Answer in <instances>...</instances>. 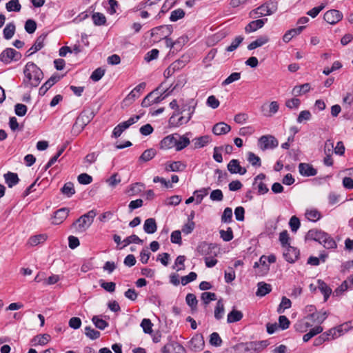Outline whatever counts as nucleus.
<instances>
[{
  "mask_svg": "<svg viewBox=\"0 0 353 353\" xmlns=\"http://www.w3.org/2000/svg\"><path fill=\"white\" fill-rule=\"evenodd\" d=\"M196 102L194 99H190L182 107V110H178V112H174L169 119V125L172 127H179L187 123L192 118L195 111Z\"/></svg>",
  "mask_w": 353,
  "mask_h": 353,
  "instance_id": "obj_1",
  "label": "nucleus"
},
{
  "mask_svg": "<svg viewBox=\"0 0 353 353\" xmlns=\"http://www.w3.org/2000/svg\"><path fill=\"white\" fill-rule=\"evenodd\" d=\"M23 73L25 75L23 84L26 88L37 87L43 78L41 70L32 62L26 63Z\"/></svg>",
  "mask_w": 353,
  "mask_h": 353,
  "instance_id": "obj_2",
  "label": "nucleus"
},
{
  "mask_svg": "<svg viewBox=\"0 0 353 353\" xmlns=\"http://www.w3.org/2000/svg\"><path fill=\"white\" fill-rule=\"evenodd\" d=\"M97 212L95 210H91L87 213L81 216L72 225V228L74 229L77 233L85 232L93 223L94 217Z\"/></svg>",
  "mask_w": 353,
  "mask_h": 353,
  "instance_id": "obj_3",
  "label": "nucleus"
},
{
  "mask_svg": "<svg viewBox=\"0 0 353 353\" xmlns=\"http://www.w3.org/2000/svg\"><path fill=\"white\" fill-rule=\"evenodd\" d=\"M196 252L199 255L207 257L210 256H217L219 249L214 243H208L205 241H203L198 245Z\"/></svg>",
  "mask_w": 353,
  "mask_h": 353,
  "instance_id": "obj_4",
  "label": "nucleus"
},
{
  "mask_svg": "<svg viewBox=\"0 0 353 353\" xmlns=\"http://www.w3.org/2000/svg\"><path fill=\"white\" fill-rule=\"evenodd\" d=\"M275 11L276 7L272 3H265L252 10L250 12V16L252 18H259L263 16L271 15Z\"/></svg>",
  "mask_w": 353,
  "mask_h": 353,
  "instance_id": "obj_5",
  "label": "nucleus"
},
{
  "mask_svg": "<svg viewBox=\"0 0 353 353\" xmlns=\"http://www.w3.org/2000/svg\"><path fill=\"white\" fill-rule=\"evenodd\" d=\"M21 54L16 50L8 48L0 54V61L5 64H9L12 61H17L21 59Z\"/></svg>",
  "mask_w": 353,
  "mask_h": 353,
  "instance_id": "obj_6",
  "label": "nucleus"
},
{
  "mask_svg": "<svg viewBox=\"0 0 353 353\" xmlns=\"http://www.w3.org/2000/svg\"><path fill=\"white\" fill-rule=\"evenodd\" d=\"M167 339L168 342L163 347V353H186L185 349L172 336H168Z\"/></svg>",
  "mask_w": 353,
  "mask_h": 353,
  "instance_id": "obj_7",
  "label": "nucleus"
},
{
  "mask_svg": "<svg viewBox=\"0 0 353 353\" xmlns=\"http://www.w3.org/2000/svg\"><path fill=\"white\" fill-rule=\"evenodd\" d=\"M159 88L155 89L154 90L150 92L142 101L141 106L143 108H148L154 103H159L162 101L168 95V94L163 95L161 94L160 95L155 96L158 94L157 92L159 91Z\"/></svg>",
  "mask_w": 353,
  "mask_h": 353,
  "instance_id": "obj_8",
  "label": "nucleus"
},
{
  "mask_svg": "<svg viewBox=\"0 0 353 353\" xmlns=\"http://www.w3.org/2000/svg\"><path fill=\"white\" fill-rule=\"evenodd\" d=\"M151 32L152 37H155V39L161 40L168 37L172 32V26L171 25L160 26L152 29Z\"/></svg>",
  "mask_w": 353,
  "mask_h": 353,
  "instance_id": "obj_9",
  "label": "nucleus"
},
{
  "mask_svg": "<svg viewBox=\"0 0 353 353\" xmlns=\"http://www.w3.org/2000/svg\"><path fill=\"white\" fill-rule=\"evenodd\" d=\"M260 147L263 150L268 148H275L278 146L279 142L272 135H263L259 139Z\"/></svg>",
  "mask_w": 353,
  "mask_h": 353,
  "instance_id": "obj_10",
  "label": "nucleus"
},
{
  "mask_svg": "<svg viewBox=\"0 0 353 353\" xmlns=\"http://www.w3.org/2000/svg\"><path fill=\"white\" fill-rule=\"evenodd\" d=\"M324 20L332 25H334L343 19V14L338 10H330L327 11L323 16Z\"/></svg>",
  "mask_w": 353,
  "mask_h": 353,
  "instance_id": "obj_11",
  "label": "nucleus"
},
{
  "mask_svg": "<svg viewBox=\"0 0 353 353\" xmlns=\"http://www.w3.org/2000/svg\"><path fill=\"white\" fill-rule=\"evenodd\" d=\"M279 109V104L277 101H272L270 103H265L261 107V111L263 116L269 117L276 114Z\"/></svg>",
  "mask_w": 353,
  "mask_h": 353,
  "instance_id": "obj_12",
  "label": "nucleus"
},
{
  "mask_svg": "<svg viewBox=\"0 0 353 353\" xmlns=\"http://www.w3.org/2000/svg\"><path fill=\"white\" fill-rule=\"evenodd\" d=\"M205 342L201 333L196 334L189 342V347L191 350L199 352L203 349Z\"/></svg>",
  "mask_w": 353,
  "mask_h": 353,
  "instance_id": "obj_13",
  "label": "nucleus"
},
{
  "mask_svg": "<svg viewBox=\"0 0 353 353\" xmlns=\"http://www.w3.org/2000/svg\"><path fill=\"white\" fill-rule=\"evenodd\" d=\"M271 344L270 341L263 340L259 341H251L247 344V348L252 350L254 353H259Z\"/></svg>",
  "mask_w": 353,
  "mask_h": 353,
  "instance_id": "obj_14",
  "label": "nucleus"
},
{
  "mask_svg": "<svg viewBox=\"0 0 353 353\" xmlns=\"http://www.w3.org/2000/svg\"><path fill=\"white\" fill-rule=\"evenodd\" d=\"M94 114L92 110H84L77 118V123L84 128L94 118Z\"/></svg>",
  "mask_w": 353,
  "mask_h": 353,
  "instance_id": "obj_15",
  "label": "nucleus"
},
{
  "mask_svg": "<svg viewBox=\"0 0 353 353\" xmlns=\"http://www.w3.org/2000/svg\"><path fill=\"white\" fill-rule=\"evenodd\" d=\"M285 248V250L283 252L284 258L289 263H294L299 258V250L290 245Z\"/></svg>",
  "mask_w": 353,
  "mask_h": 353,
  "instance_id": "obj_16",
  "label": "nucleus"
},
{
  "mask_svg": "<svg viewBox=\"0 0 353 353\" xmlns=\"http://www.w3.org/2000/svg\"><path fill=\"white\" fill-rule=\"evenodd\" d=\"M228 171L231 174H239L243 175L246 173L245 168L240 165V163L237 159H232L227 165Z\"/></svg>",
  "mask_w": 353,
  "mask_h": 353,
  "instance_id": "obj_17",
  "label": "nucleus"
},
{
  "mask_svg": "<svg viewBox=\"0 0 353 353\" xmlns=\"http://www.w3.org/2000/svg\"><path fill=\"white\" fill-rule=\"evenodd\" d=\"M178 134H173L163 138L160 143L161 148L168 150L174 147L175 148V145L176 143V138H178Z\"/></svg>",
  "mask_w": 353,
  "mask_h": 353,
  "instance_id": "obj_18",
  "label": "nucleus"
},
{
  "mask_svg": "<svg viewBox=\"0 0 353 353\" xmlns=\"http://www.w3.org/2000/svg\"><path fill=\"white\" fill-rule=\"evenodd\" d=\"M312 316L316 317L317 325H314V327L310 328L308 331H323V328L320 325L327 317V313L326 311H319L312 312Z\"/></svg>",
  "mask_w": 353,
  "mask_h": 353,
  "instance_id": "obj_19",
  "label": "nucleus"
},
{
  "mask_svg": "<svg viewBox=\"0 0 353 353\" xmlns=\"http://www.w3.org/2000/svg\"><path fill=\"white\" fill-rule=\"evenodd\" d=\"M299 171L304 176H313L317 174V170L312 165L305 163H299Z\"/></svg>",
  "mask_w": 353,
  "mask_h": 353,
  "instance_id": "obj_20",
  "label": "nucleus"
},
{
  "mask_svg": "<svg viewBox=\"0 0 353 353\" xmlns=\"http://www.w3.org/2000/svg\"><path fill=\"white\" fill-rule=\"evenodd\" d=\"M69 212L70 210L67 208H63L57 210L54 212L52 223L54 225H59L68 216Z\"/></svg>",
  "mask_w": 353,
  "mask_h": 353,
  "instance_id": "obj_21",
  "label": "nucleus"
},
{
  "mask_svg": "<svg viewBox=\"0 0 353 353\" xmlns=\"http://www.w3.org/2000/svg\"><path fill=\"white\" fill-rule=\"evenodd\" d=\"M268 19H257L250 22L245 28L246 33H251L263 27Z\"/></svg>",
  "mask_w": 353,
  "mask_h": 353,
  "instance_id": "obj_22",
  "label": "nucleus"
},
{
  "mask_svg": "<svg viewBox=\"0 0 353 353\" xmlns=\"http://www.w3.org/2000/svg\"><path fill=\"white\" fill-rule=\"evenodd\" d=\"M324 236H326V232L316 229L310 230L306 236L305 239L307 240H313L318 241L319 243Z\"/></svg>",
  "mask_w": 353,
  "mask_h": 353,
  "instance_id": "obj_23",
  "label": "nucleus"
},
{
  "mask_svg": "<svg viewBox=\"0 0 353 353\" xmlns=\"http://www.w3.org/2000/svg\"><path fill=\"white\" fill-rule=\"evenodd\" d=\"M231 127L224 122H219L215 124L212 128V132L215 135H222L228 133Z\"/></svg>",
  "mask_w": 353,
  "mask_h": 353,
  "instance_id": "obj_24",
  "label": "nucleus"
},
{
  "mask_svg": "<svg viewBox=\"0 0 353 353\" xmlns=\"http://www.w3.org/2000/svg\"><path fill=\"white\" fill-rule=\"evenodd\" d=\"M186 165L181 161H172L165 163L166 172H180L185 170Z\"/></svg>",
  "mask_w": 353,
  "mask_h": 353,
  "instance_id": "obj_25",
  "label": "nucleus"
},
{
  "mask_svg": "<svg viewBox=\"0 0 353 353\" xmlns=\"http://www.w3.org/2000/svg\"><path fill=\"white\" fill-rule=\"evenodd\" d=\"M60 79V77L52 76L46 83L39 88V94L41 96H43L47 91L59 80Z\"/></svg>",
  "mask_w": 353,
  "mask_h": 353,
  "instance_id": "obj_26",
  "label": "nucleus"
},
{
  "mask_svg": "<svg viewBox=\"0 0 353 353\" xmlns=\"http://www.w3.org/2000/svg\"><path fill=\"white\" fill-rule=\"evenodd\" d=\"M6 183L9 188H12L19 182V179L17 173L8 172L3 175Z\"/></svg>",
  "mask_w": 353,
  "mask_h": 353,
  "instance_id": "obj_27",
  "label": "nucleus"
},
{
  "mask_svg": "<svg viewBox=\"0 0 353 353\" xmlns=\"http://www.w3.org/2000/svg\"><path fill=\"white\" fill-rule=\"evenodd\" d=\"M305 26H299L296 28H293L288 30L283 36V41L285 43H288L293 37L301 34Z\"/></svg>",
  "mask_w": 353,
  "mask_h": 353,
  "instance_id": "obj_28",
  "label": "nucleus"
},
{
  "mask_svg": "<svg viewBox=\"0 0 353 353\" xmlns=\"http://www.w3.org/2000/svg\"><path fill=\"white\" fill-rule=\"evenodd\" d=\"M157 225L154 219L149 218L144 222L143 230L147 234H153L157 231Z\"/></svg>",
  "mask_w": 353,
  "mask_h": 353,
  "instance_id": "obj_29",
  "label": "nucleus"
},
{
  "mask_svg": "<svg viewBox=\"0 0 353 353\" xmlns=\"http://www.w3.org/2000/svg\"><path fill=\"white\" fill-rule=\"evenodd\" d=\"M257 291L256 295L257 296H264L269 294L272 290V286L270 284L265 283L264 282H259L257 285Z\"/></svg>",
  "mask_w": 353,
  "mask_h": 353,
  "instance_id": "obj_30",
  "label": "nucleus"
},
{
  "mask_svg": "<svg viewBox=\"0 0 353 353\" xmlns=\"http://www.w3.org/2000/svg\"><path fill=\"white\" fill-rule=\"evenodd\" d=\"M51 337L49 334L45 333L43 334H39L34 336L32 339V345H44L48 343L50 340Z\"/></svg>",
  "mask_w": 353,
  "mask_h": 353,
  "instance_id": "obj_31",
  "label": "nucleus"
},
{
  "mask_svg": "<svg viewBox=\"0 0 353 353\" xmlns=\"http://www.w3.org/2000/svg\"><path fill=\"white\" fill-rule=\"evenodd\" d=\"M46 37H47V34H42L39 37H37L34 43L30 48V50H33V51L32 52H30L28 54V56L32 55V54L39 51L43 47V46H44L43 43H44V41H45Z\"/></svg>",
  "mask_w": 353,
  "mask_h": 353,
  "instance_id": "obj_32",
  "label": "nucleus"
},
{
  "mask_svg": "<svg viewBox=\"0 0 353 353\" xmlns=\"http://www.w3.org/2000/svg\"><path fill=\"white\" fill-rule=\"evenodd\" d=\"M269 41V39L267 36H261L258 37L255 41L251 42L248 46V49L249 50H252L256 48L261 47L263 45L268 43Z\"/></svg>",
  "mask_w": 353,
  "mask_h": 353,
  "instance_id": "obj_33",
  "label": "nucleus"
},
{
  "mask_svg": "<svg viewBox=\"0 0 353 353\" xmlns=\"http://www.w3.org/2000/svg\"><path fill=\"white\" fill-rule=\"evenodd\" d=\"M211 137L208 135L201 136L193 139L194 145L196 148H200L205 146L211 141Z\"/></svg>",
  "mask_w": 353,
  "mask_h": 353,
  "instance_id": "obj_34",
  "label": "nucleus"
},
{
  "mask_svg": "<svg viewBox=\"0 0 353 353\" xmlns=\"http://www.w3.org/2000/svg\"><path fill=\"white\" fill-rule=\"evenodd\" d=\"M318 288L324 296V301H326L332 293V289L321 280L318 281Z\"/></svg>",
  "mask_w": 353,
  "mask_h": 353,
  "instance_id": "obj_35",
  "label": "nucleus"
},
{
  "mask_svg": "<svg viewBox=\"0 0 353 353\" xmlns=\"http://www.w3.org/2000/svg\"><path fill=\"white\" fill-rule=\"evenodd\" d=\"M190 143L188 137H186L185 136H180L179 134L178 138H176V143L175 145L176 150L180 151L184 149L190 144Z\"/></svg>",
  "mask_w": 353,
  "mask_h": 353,
  "instance_id": "obj_36",
  "label": "nucleus"
},
{
  "mask_svg": "<svg viewBox=\"0 0 353 353\" xmlns=\"http://www.w3.org/2000/svg\"><path fill=\"white\" fill-rule=\"evenodd\" d=\"M48 236L46 234H41L33 236L28 239V244H30L31 246H36L45 242Z\"/></svg>",
  "mask_w": 353,
  "mask_h": 353,
  "instance_id": "obj_37",
  "label": "nucleus"
},
{
  "mask_svg": "<svg viewBox=\"0 0 353 353\" xmlns=\"http://www.w3.org/2000/svg\"><path fill=\"white\" fill-rule=\"evenodd\" d=\"M156 154L157 152L154 148L147 149L142 153L139 160L143 162L149 161L155 157Z\"/></svg>",
  "mask_w": 353,
  "mask_h": 353,
  "instance_id": "obj_38",
  "label": "nucleus"
},
{
  "mask_svg": "<svg viewBox=\"0 0 353 353\" xmlns=\"http://www.w3.org/2000/svg\"><path fill=\"white\" fill-rule=\"evenodd\" d=\"M320 243L326 249H334L336 248V241L327 233H326V236L323 237Z\"/></svg>",
  "mask_w": 353,
  "mask_h": 353,
  "instance_id": "obj_39",
  "label": "nucleus"
},
{
  "mask_svg": "<svg viewBox=\"0 0 353 353\" xmlns=\"http://www.w3.org/2000/svg\"><path fill=\"white\" fill-rule=\"evenodd\" d=\"M15 32V25L14 23H8L3 30V37L6 39H10Z\"/></svg>",
  "mask_w": 353,
  "mask_h": 353,
  "instance_id": "obj_40",
  "label": "nucleus"
},
{
  "mask_svg": "<svg viewBox=\"0 0 353 353\" xmlns=\"http://www.w3.org/2000/svg\"><path fill=\"white\" fill-rule=\"evenodd\" d=\"M310 90V85L309 83H304L301 85L295 86L292 90V94L295 96L305 94Z\"/></svg>",
  "mask_w": 353,
  "mask_h": 353,
  "instance_id": "obj_41",
  "label": "nucleus"
},
{
  "mask_svg": "<svg viewBox=\"0 0 353 353\" xmlns=\"http://www.w3.org/2000/svg\"><path fill=\"white\" fill-rule=\"evenodd\" d=\"M243 318V313L241 311L236 310H232L228 314V322L234 323L240 321Z\"/></svg>",
  "mask_w": 353,
  "mask_h": 353,
  "instance_id": "obj_42",
  "label": "nucleus"
},
{
  "mask_svg": "<svg viewBox=\"0 0 353 353\" xmlns=\"http://www.w3.org/2000/svg\"><path fill=\"white\" fill-rule=\"evenodd\" d=\"M6 8L8 12H19L21 6L19 0H10L6 4Z\"/></svg>",
  "mask_w": 353,
  "mask_h": 353,
  "instance_id": "obj_43",
  "label": "nucleus"
},
{
  "mask_svg": "<svg viewBox=\"0 0 353 353\" xmlns=\"http://www.w3.org/2000/svg\"><path fill=\"white\" fill-rule=\"evenodd\" d=\"M141 118V116L139 115H135L132 117H130L128 120L123 121L122 123H120L118 124V125L122 129L123 131L128 129L130 126H131L132 124L137 123Z\"/></svg>",
  "mask_w": 353,
  "mask_h": 353,
  "instance_id": "obj_44",
  "label": "nucleus"
},
{
  "mask_svg": "<svg viewBox=\"0 0 353 353\" xmlns=\"http://www.w3.org/2000/svg\"><path fill=\"white\" fill-rule=\"evenodd\" d=\"M141 118V116L139 115H135L132 117H130L128 120L123 121L122 123H120L118 124V125L122 129L123 131L128 129L130 126H131L132 124L137 123Z\"/></svg>",
  "mask_w": 353,
  "mask_h": 353,
  "instance_id": "obj_45",
  "label": "nucleus"
},
{
  "mask_svg": "<svg viewBox=\"0 0 353 353\" xmlns=\"http://www.w3.org/2000/svg\"><path fill=\"white\" fill-rule=\"evenodd\" d=\"M61 192L67 196L68 197L72 196L75 194V190L74 188V184L71 182H68L64 184L63 188L61 189Z\"/></svg>",
  "mask_w": 353,
  "mask_h": 353,
  "instance_id": "obj_46",
  "label": "nucleus"
},
{
  "mask_svg": "<svg viewBox=\"0 0 353 353\" xmlns=\"http://www.w3.org/2000/svg\"><path fill=\"white\" fill-rule=\"evenodd\" d=\"M93 22L96 26H103L106 23L105 15L100 12H94L92 16Z\"/></svg>",
  "mask_w": 353,
  "mask_h": 353,
  "instance_id": "obj_47",
  "label": "nucleus"
},
{
  "mask_svg": "<svg viewBox=\"0 0 353 353\" xmlns=\"http://www.w3.org/2000/svg\"><path fill=\"white\" fill-rule=\"evenodd\" d=\"M353 328V320L330 329L328 331H350Z\"/></svg>",
  "mask_w": 353,
  "mask_h": 353,
  "instance_id": "obj_48",
  "label": "nucleus"
},
{
  "mask_svg": "<svg viewBox=\"0 0 353 353\" xmlns=\"http://www.w3.org/2000/svg\"><path fill=\"white\" fill-rule=\"evenodd\" d=\"M248 161L253 166L260 167L261 165L260 157L256 156L252 152H248Z\"/></svg>",
  "mask_w": 353,
  "mask_h": 353,
  "instance_id": "obj_49",
  "label": "nucleus"
},
{
  "mask_svg": "<svg viewBox=\"0 0 353 353\" xmlns=\"http://www.w3.org/2000/svg\"><path fill=\"white\" fill-rule=\"evenodd\" d=\"M92 320L96 327L99 330H104L108 325V323L99 316H93Z\"/></svg>",
  "mask_w": 353,
  "mask_h": 353,
  "instance_id": "obj_50",
  "label": "nucleus"
},
{
  "mask_svg": "<svg viewBox=\"0 0 353 353\" xmlns=\"http://www.w3.org/2000/svg\"><path fill=\"white\" fill-rule=\"evenodd\" d=\"M332 332H322L321 335L315 338L314 340V345L319 346L324 343L325 341H328L330 339V335Z\"/></svg>",
  "mask_w": 353,
  "mask_h": 353,
  "instance_id": "obj_51",
  "label": "nucleus"
},
{
  "mask_svg": "<svg viewBox=\"0 0 353 353\" xmlns=\"http://www.w3.org/2000/svg\"><path fill=\"white\" fill-rule=\"evenodd\" d=\"M185 261V256L180 255L176 257L174 265L172 266L173 269H176L177 272L185 270L184 262Z\"/></svg>",
  "mask_w": 353,
  "mask_h": 353,
  "instance_id": "obj_52",
  "label": "nucleus"
},
{
  "mask_svg": "<svg viewBox=\"0 0 353 353\" xmlns=\"http://www.w3.org/2000/svg\"><path fill=\"white\" fill-rule=\"evenodd\" d=\"M184 16H185L184 10L181 8H179V9L173 10L171 12L170 16V20L171 21L174 22V21H178L179 19L183 18Z\"/></svg>",
  "mask_w": 353,
  "mask_h": 353,
  "instance_id": "obj_53",
  "label": "nucleus"
},
{
  "mask_svg": "<svg viewBox=\"0 0 353 353\" xmlns=\"http://www.w3.org/2000/svg\"><path fill=\"white\" fill-rule=\"evenodd\" d=\"M143 242V240H141L138 236L132 234L123 240L124 245L123 247H125L132 243L136 244H142Z\"/></svg>",
  "mask_w": 353,
  "mask_h": 353,
  "instance_id": "obj_54",
  "label": "nucleus"
},
{
  "mask_svg": "<svg viewBox=\"0 0 353 353\" xmlns=\"http://www.w3.org/2000/svg\"><path fill=\"white\" fill-rule=\"evenodd\" d=\"M201 299L205 305H208L211 301L216 300V295L214 292H203Z\"/></svg>",
  "mask_w": 353,
  "mask_h": 353,
  "instance_id": "obj_55",
  "label": "nucleus"
},
{
  "mask_svg": "<svg viewBox=\"0 0 353 353\" xmlns=\"http://www.w3.org/2000/svg\"><path fill=\"white\" fill-rule=\"evenodd\" d=\"M243 41V37L241 36L236 37L231 43V44L226 48L225 50L227 52H232L235 50L241 42Z\"/></svg>",
  "mask_w": 353,
  "mask_h": 353,
  "instance_id": "obj_56",
  "label": "nucleus"
},
{
  "mask_svg": "<svg viewBox=\"0 0 353 353\" xmlns=\"http://www.w3.org/2000/svg\"><path fill=\"white\" fill-rule=\"evenodd\" d=\"M241 78L240 72H233L228 77H227L221 83L223 86L229 85L236 81L239 80Z\"/></svg>",
  "mask_w": 353,
  "mask_h": 353,
  "instance_id": "obj_57",
  "label": "nucleus"
},
{
  "mask_svg": "<svg viewBox=\"0 0 353 353\" xmlns=\"http://www.w3.org/2000/svg\"><path fill=\"white\" fill-rule=\"evenodd\" d=\"M224 314V305L223 302L219 300L216 303V306L214 310V316L216 319H220Z\"/></svg>",
  "mask_w": 353,
  "mask_h": 353,
  "instance_id": "obj_58",
  "label": "nucleus"
},
{
  "mask_svg": "<svg viewBox=\"0 0 353 353\" xmlns=\"http://www.w3.org/2000/svg\"><path fill=\"white\" fill-rule=\"evenodd\" d=\"M304 324L307 328L314 327V325H317V319L316 317L312 316V313L308 314L304 319Z\"/></svg>",
  "mask_w": 353,
  "mask_h": 353,
  "instance_id": "obj_59",
  "label": "nucleus"
},
{
  "mask_svg": "<svg viewBox=\"0 0 353 353\" xmlns=\"http://www.w3.org/2000/svg\"><path fill=\"white\" fill-rule=\"evenodd\" d=\"M312 118V114L309 110H303L301 111L296 121L299 123H303L304 121H310Z\"/></svg>",
  "mask_w": 353,
  "mask_h": 353,
  "instance_id": "obj_60",
  "label": "nucleus"
},
{
  "mask_svg": "<svg viewBox=\"0 0 353 353\" xmlns=\"http://www.w3.org/2000/svg\"><path fill=\"white\" fill-rule=\"evenodd\" d=\"M220 236L224 241H230L233 237V231L231 228H228L227 230H220Z\"/></svg>",
  "mask_w": 353,
  "mask_h": 353,
  "instance_id": "obj_61",
  "label": "nucleus"
},
{
  "mask_svg": "<svg viewBox=\"0 0 353 353\" xmlns=\"http://www.w3.org/2000/svg\"><path fill=\"white\" fill-rule=\"evenodd\" d=\"M187 304L193 310L196 307L198 301L194 294L188 293L185 297Z\"/></svg>",
  "mask_w": 353,
  "mask_h": 353,
  "instance_id": "obj_62",
  "label": "nucleus"
},
{
  "mask_svg": "<svg viewBox=\"0 0 353 353\" xmlns=\"http://www.w3.org/2000/svg\"><path fill=\"white\" fill-rule=\"evenodd\" d=\"M208 194V189L202 188L194 192V196L196 199V204L201 203L204 196Z\"/></svg>",
  "mask_w": 353,
  "mask_h": 353,
  "instance_id": "obj_63",
  "label": "nucleus"
},
{
  "mask_svg": "<svg viewBox=\"0 0 353 353\" xmlns=\"http://www.w3.org/2000/svg\"><path fill=\"white\" fill-rule=\"evenodd\" d=\"M232 220V210L230 208H225L221 216V221L223 223H229Z\"/></svg>",
  "mask_w": 353,
  "mask_h": 353,
  "instance_id": "obj_64",
  "label": "nucleus"
}]
</instances>
